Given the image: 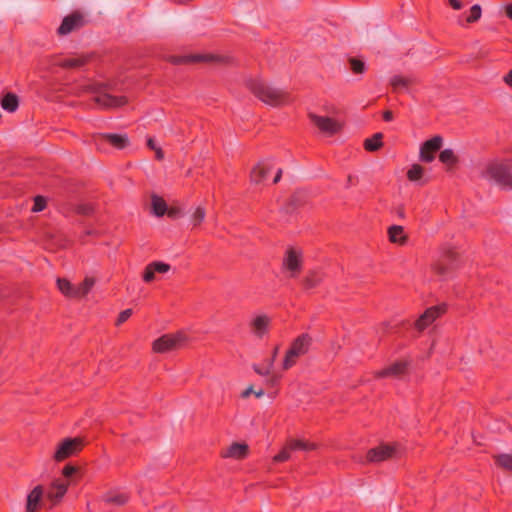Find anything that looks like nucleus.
Masks as SVG:
<instances>
[{"label":"nucleus","mask_w":512,"mask_h":512,"mask_svg":"<svg viewBox=\"0 0 512 512\" xmlns=\"http://www.w3.org/2000/svg\"><path fill=\"white\" fill-rule=\"evenodd\" d=\"M154 151H155V157L157 160H162L164 158V153L160 147H158Z\"/></svg>","instance_id":"53"},{"label":"nucleus","mask_w":512,"mask_h":512,"mask_svg":"<svg viewBox=\"0 0 512 512\" xmlns=\"http://www.w3.org/2000/svg\"><path fill=\"white\" fill-rule=\"evenodd\" d=\"M278 381H279V377H277L275 375L272 376V378L270 379V382H271L272 385L278 383Z\"/></svg>","instance_id":"56"},{"label":"nucleus","mask_w":512,"mask_h":512,"mask_svg":"<svg viewBox=\"0 0 512 512\" xmlns=\"http://www.w3.org/2000/svg\"><path fill=\"white\" fill-rule=\"evenodd\" d=\"M46 204H47V202H46L45 197L38 195L34 198V204L32 207V211L40 212L45 209Z\"/></svg>","instance_id":"42"},{"label":"nucleus","mask_w":512,"mask_h":512,"mask_svg":"<svg viewBox=\"0 0 512 512\" xmlns=\"http://www.w3.org/2000/svg\"><path fill=\"white\" fill-rule=\"evenodd\" d=\"M83 447L84 442L82 438H65L58 444L53 459L57 462L64 461L71 456L77 455Z\"/></svg>","instance_id":"8"},{"label":"nucleus","mask_w":512,"mask_h":512,"mask_svg":"<svg viewBox=\"0 0 512 512\" xmlns=\"http://www.w3.org/2000/svg\"><path fill=\"white\" fill-rule=\"evenodd\" d=\"M91 89L97 93L94 97V101L97 105L105 109L119 108L128 103L126 96H114L107 92H102L100 89L91 87Z\"/></svg>","instance_id":"11"},{"label":"nucleus","mask_w":512,"mask_h":512,"mask_svg":"<svg viewBox=\"0 0 512 512\" xmlns=\"http://www.w3.org/2000/svg\"><path fill=\"white\" fill-rule=\"evenodd\" d=\"M448 3L454 10H460L464 7V0H448Z\"/></svg>","instance_id":"45"},{"label":"nucleus","mask_w":512,"mask_h":512,"mask_svg":"<svg viewBox=\"0 0 512 512\" xmlns=\"http://www.w3.org/2000/svg\"><path fill=\"white\" fill-rule=\"evenodd\" d=\"M168 215H169L170 217H174V216H175V211H174V210H169V211H168Z\"/></svg>","instance_id":"57"},{"label":"nucleus","mask_w":512,"mask_h":512,"mask_svg":"<svg viewBox=\"0 0 512 512\" xmlns=\"http://www.w3.org/2000/svg\"><path fill=\"white\" fill-rule=\"evenodd\" d=\"M324 279V274L319 270H310L303 277L301 284L303 289H314L321 284Z\"/></svg>","instance_id":"22"},{"label":"nucleus","mask_w":512,"mask_h":512,"mask_svg":"<svg viewBox=\"0 0 512 512\" xmlns=\"http://www.w3.org/2000/svg\"><path fill=\"white\" fill-rule=\"evenodd\" d=\"M44 489L41 485H37L27 496L26 511L35 512L41 503Z\"/></svg>","instance_id":"23"},{"label":"nucleus","mask_w":512,"mask_h":512,"mask_svg":"<svg viewBox=\"0 0 512 512\" xmlns=\"http://www.w3.org/2000/svg\"><path fill=\"white\" fill-rule=\"evenodd\" d=\"M57 288L67 298L76 299V285L72 284L66 278H58L56 281Z\"/></svg>","instance_id":"26"},{"label":"nucleus","mask_w":512,"mask_h":512,"mask_svg":"<svg viewBox=\"0 0 512 512\" xmlns=\"http://www.w3.org/2000/svg\"><path fill=\"white\" fill-rule=\"evenodd\" d=\"M171 266L167 263L154 261L149 263L143 272V281L150 283L155 279V273L164 274L170 271Z\"/></svg>","instance_id":"19"},{"label":"nucleus","mask_w":512,"mask_h":512,"mask_svg":"<svg viewBox=\"0 0 512 512\" xmlns=\"http://www.w3.org/2000/svg\"><path fill=\"white\" fill-rule=\"evenodd\" d=\"M394 118L393 112L391 110H386L383 112V120L386 122L392 121Z\"/></svg>","instance_id":"48"},{"label":"nucleus","mask_w":512,"mask_h":512,"mask_svg":"<svg viewBox=\"0 0 512 512\" xmlns=\"http://www.w3.org/2000/svg\"><path fill=\"white\" fill-rule=\"evenodd\" d=\"M19 106V98L16 94L8 92L1 98V107L8 112H15Z\"/></svg>","instance_id":"27"},{"label":"nucleus","mask_w":512,"mask_h":512,"mask_svg":"<svg viewBox=\"0 0 512 512\" xmlns=\"http://www.w3.org/2000/svg\"><path fill=\"white\" fill-rule=\"evenodd\" d=\"M416 84L414 77L395 75L390 79V85L394 92H398L400 89H408L411 85Z\"/></svg>","instance_id":"25"},{"label":"nucleus","mask_w":512,"mask_h":512,"mask_svg":"<svg viewBox=\"0 0 512 512\" xmlns=\"http://www.w3.org/2000/svg\"><path fill=\"white\" fill-rule=\"evenodd\" d=\"M459 266V254L450 246L441 248V255L437 261L432 265V270L435 274L446 277L450 275Z\"/></svg>","instance_id":"4"},{"label":"nucleus","mask_w":512,"mask_h":512,"mask_svg":"<svg viewBox=\"0 0 512 512\" xmlns=\"http://www.w3.org/2000/svg\"><path fill=\"white\" fill-rule=\"evenodd\" d=\"M483 176L494 180L504 189L512 190V166L502 161H492L487 164Z\"/></svg>","instance_id":"3"},{"label":"nucleus","mask_w":512,"mask_h":512,"mask_svg":"<svg viewBox=\"0 0 512 512\" xmlns=\"http://www.w3.org/2000/svg\"><path fill=\"white\" fill-rule=\"evenodd\" d=\"M423 173H424V169L421 165L419 164H413L411 166V168L408 170L407 172V178L410 180V181H418L422 178L423 176Z\"/></svg>","instance_id":"39"},{"label":"nucleus","mask_w":512,"mask_h":512,"mask_svg":"<svg viewBox=\"0 0 512 512\" xmlns=\"http://www.w3.org/2000/svg\"><path fill=\"white\" fill-rule=\"evenodd\" d=\"M288 448L294 451H312L317 449L315 443H311L302 439H288Z\"/></svg>","instance_id":"30"},{"label":"nucleus","mask_w":512,"mask_h":512,"mask_svg":"<svg viewBox=\"0 0 512 512\" xmlns=\"http://www.w3.org/2000/svg\"><path fill=\"white\" fill-rule=\"evenodd\" d=\"M388 237L390 242L401 246L405 245L408 241V236L400 225L390 226L388 228Z\"/></svg>","instance_id":"24"},{"label":"nucleus","mask_w":512,"mask_h":512,"mask_svg":"<svg viewBox=\"0 0 512 512\" xmlns=\"http://www.w3.org/2000/svg\"><path fill=\"white\" fill-rule=\"evenodd\" d=\"M278 351H279V346H276V347L273 349V352H272L271 358L266 360V361H272V367L274 366V362H275L276 357H277V355H278Z\"/></svg>","instance_id":"50"},{"label":"nucleus","mask_w":512,"mask_h":512,"mask_svg":"<svg viewBox=\"0 0 512 512\" xmlns=\"http://www.w3.org/2000/svg\"><path fill=\"white\" fill-rule=\"evenodd\" d=\"M409 366L408 361H397L386 368L375 372L376 378L400 377L404 375Z\"/></svg>","instance_id":"17"},{"label":"nucleus","mask_w":512,"mask_h":512,"mask_svg":"<svg viewBox=\"0 0 512 512\" xmlns=\"http://www.w3.org/2000/svg\"><path fill=\"white\" fill-rule=\"evenodd\" d=\"M168 61L174 65L190 64V63H219L228 64L231 62L229 56L205 53V54H190L184 56H169Z\"/></svg>","instance_id":"6"},{"label":"nucleus","mask_w":512,"mask_h":512,"mask_svg":"<svg viewBox=\"0 0 512 512\" xmlns=\"http://www.w3.org/2000/svg\"><path fill=\"white\" fill-rule=\"evenodd\" d=\"M131 315H132L131 309H126V310L121 311L117 317L115 325L116 326L122 325L124 322H126L131 317Z\"/></svg>","instance_id":"43"},{"label":"nucleus","mask_w":512,"mask_h":512,"mask_svg":"<svg viewBox=\"0 0 512 512\" xmlns=\"http://www.w3.org/2000/svg\"><path fill=\"white\" fill-rule=\"evenodd\" d=\"M78 468L73 466V465H66L63 470H62V475L65 477V478H69L71 477L72 475H74L76 472H77Z\"/></svg>","instance_id":"44"},{"label":"nucleus","mask_w":512,"mask_h":512,"mask_svg":"<svg viewBox=\"0 0 512 512\" xmlns=\"http://www.w3.org/2000/svg\"><path fill=\"white\" fill-rule=\"evenodd\" d=\"M506 85L512 88V69L503 78Z\"/></svg>","instance_id":"47"},{"label":"nucleus","mask_w":512,"mask_h":512,"mask_svg":"<svg viewBox=\"0 0 512 512\" xmlns=\"http://www.w3.org/2000/svg\"><path fill=\"white\" fill-rule=\"evenodd\" d=\"M312 344V337L308 333H302L296 337L289 349L286 351L283 359L282 368L283 370H289L298 361V359L307 354Z\"/></svg>","instance_id":"2"},{"label":"nucleus","mask_w":512,"mask_h":512,"mask_svg":"<svg viewBox=\"0 0 512 512\" xmlns=\"http://www.w3.org/2000/svg\"><path fill=\"white\" fill-rule=\"evenodd\" d=\"M129 500V497L125 493H106L103 496V501L107 504H113L117 506L125 505Z\"/></svg>","instance_id":"31"},{"label":"nucleus","mask_w":512,"mask_h":512,"mask_svg":"<svg viewBox=\"0 0 512 512\" xmlns=\"http://www.w3.org/2000/svg\"><path fill=\"white\" fill-rule=\"evenodd\" d=\"M254 395L257 397V398H260L264 395V390L263 389H260L258 391H254Z\"/></svg>","instance_id":"55"},{"label":"nucleus","mask_w":512,"mask_h":512,"mask_svg":"<svg viewBox=\"0 0 512 512\" xmlns=\"http://www.w3.org/2000/svg\"><path fill=\"white\" fill-rule=\"evenodd\" d=\"M95 142L97 144L101 142H107L117 149H123L128 146L129 139L125 134L107 133L97 135L95 137Z\"/></svg>","instance_id":"18"},{"label":"nucleus","mask_w":512,"mask_h":512,"mask_svg":"<svg viewBox=\"0 0 512 512\" xmlns=\"http://www.w3.org/2000/svg\"><path fill=\"white\" fill-rule=\"evenodd\" d=\"M95 282V278L87 276L80 284L76 285V299H81L87 296L94 287Z\"/></svg>","instance_id":"29"},{"label":"nucleus","mask_w":512,"mask_h":512,"mask_svg":"<svg viewBox=\"0 0 512 512\" xmlns=\"http://www.w3.org/2000/svg\"><path fill=\"white\" fill-rule=\"evenodd\" d=\"M496 465L502 469L512 471V455L511 454H499L494 457Z\"/></svg>","instance_id":"36"},{"label":"nucleus","mask_w":512,"mask_h":512,"mask_svg":"<svg viewBox=\"0 0 512 512\" xmlns=\"http://www.w3.org/2000/svg\"><path fill=\"white\" fill-rule=\"evenodd\" d=\"M443 144V138L439 135L425 141L420 147V159L423 162L430 163L435 159V154L440 150Z\"/></svg>","instance_id":"13"},{"label":"nucleus","mask_w":512,"mask_h":512,"mask_svg":"<svg viewBox=\"0 0 512 512\" xmlns=\"http://www.w3.org/2000/svg\"><path fill=\"white\" fill-rule=\"evenodd\" d=\"M447 311L446 304H440L427 308L422 315L414 322L415 329L421 333L429 327L436 319L445 314Z\"/></svg>","instance_id":"9"},{"label":"nucleus","mask_w":512,"mask_h":512,"mask_svg":"<svg viewBox=\"0 0 512 512\" xmlns=\"http://www.w3.org/2000/svg\"><path fill=\"white\" fill-rule=\"evenodd\" d=\"M383 134L378 132L375 133L371 138H367L364 141V148L366 151L374 152L379 150L383 146Z\"/></svg>","instance_id":"32"},{"label":"nucleus","mask_w":512,"mask_h":512,"mask_svg":"<svg viewBox=\"0 0 512 512\" xmlns=\"http://www.w3.org/2000/svg\"><path fill=\"white\" fill-rule=\"evenodd\" d=\"M292 452H294V450L288 448L287 440L282 450L273 457V461L276 463L285 462L290 459Z\"/></svg>","instance_id":"40"},{"label":"nucleus","mask_w":512,"mask_h":512,"mask_svg":"<svg viewBox=\"0 0 512 512\" xmlns=\"http://www.w3.org/2000/svg\"><path fill=\"white\" fill-rule=\"evenodd\" d=\"M147 146H148V148H149V149H151V150H155V149H157V148H158V147L156 146V144H155L154 139H153V138H151V137L147 139Z\"/></svg>","instance_id":"52"},{"label":"nucleus","mask_w":512,"mask_h":512,"mask_svg":"<svg viewBox=\"0 0 512 512\" xmlns=\"http://www.w3.org/2000/svg\"><path fill=\"white\" fill-rule=\"evenodd\" d=\"M505 13H506V16H507L510 20H512V3L507 4V5L505 6Z\"/></svg>","instance_id":"51"},{"label":"nucleus","mask_w":512,"mask_h":512,"mask_svg":"<svg viewBox=\"0 0 512 512\" xmlns=\"http://www.w3.org/2000/svg\"><path fill=\"white\" fill-rule=\"evenodd\" d=\"M186 342L187 336L181 331L164 334L153 341L152 351L159 354L172 352L184 347Z\"/></svg>","instance_id":"5"},{"label":"nucleus","mask_w":512,"mask_h":512,"mask_svg":"<svg viewBox=\"0 0 512 512\" xmlns=\"http://www.w3.org/2000/svg\"><path fill=\"white\" fill-rule=\"evenodd\" d=\"M303 269V256L300 250L288 248L282 260V270L288 274L289 278H296Z\"/></svg>","instance_id":"7"},{"label":"nucleus","mask_w":512,"mask_h":512,"mask_svg":"<svg viewBox=\"0 0 512 512\" xmlns=\"http://www.w3.org/2000/svg\"><path fill=\"white\" fill-rule=\"evenodd\" d=\"M249 452V447L244 443H232L227 449L221 452L223 458L244 459Z\"/></svg>","instance_id":"20"},{"label":"nucleus","mask_w":512,"mask_h":512,"mask_svg":"<svg viewBox=\"0 0 512 512\" xmlns=\"http://www.w3.org/2000/svg\"><path fill=\"white\" fill-rule=\"evenodd\" d=\"M282 176V169H279L274 177L273 183L276 184L280 181Z\"/></svg>","instance_id":"54"},{"label":"nucleus","mask_w":512,"mask_h":512,"mask_svg":"<svg viewBox=\"0 0 512 512\" xmlns=\"http://www.w3.org/2000/svg\"><path fill=\"white\" fill-rule=\"evenodd\" d=\"M272 166L265 162L261 161L254 166L250 173V180L254 184H261L267 178L268 174L271 171Z\"/></svg>","instance_id":"21"},{"label":"nucleus","mask_w":512,"mask_h":512,"mask_svg":"<svg viewBox=\"0 0 512 512\" xmlns=\"http://www.w3.org/2000/svg\"><path fill=\"white\" fill-rule=\"evenodd\" d=\"M350 69L354 74H363L366 71V64L363 60L350 57L349 60Z\"/></svg>","instance_id":"37"},{"label":"nucleus","mask_w":512,"mask_h":512,"mask_svg":"<svg viewBox=\"0 0 512 512\" xmlns=\"http://www.w3.org/2000/svg\"><path fill=\"white\" fill-rule=\"evenodd\" d=\"M251 394H254L253 386H249L248 388H246L242 392L241 397L242 398H248Z\"/></svg>","instance_id":"49"},{"label":"nucleus","mask_w":512,"mask_h":512,"mask_svg":"<svg viewBox=\"0 0 512 512\" xmlns=\"http://www.w3.org/2000/svg\"><path fill=\"white\" fill-rule=\"evenodd\" d=\"M85 25L83 15L79 11H74L71 14L64 17L61 25L57 29L59 36H65L69 33L82 28Z\"/></svg>","instance_id":"12"},{"label":"nucleus","mask_w":512,"mask_h":512,"mask_svg":"<svg viewBox=\"0 0 512 512\" xmlns=\"http://www.w3.org/2000/svg\"><path fill=\"white\" fill-rule=\"evenodd\" d=\"M206 216V211L204 207H197L193 214L191 215V222L194 228L199 227L204 221Z\"/></svg>","instance_id":"38"},{"label":"nucleus","mask_w":512,"mask_h":512,"mask_svg":"<svg viewBox=\"0 0 512 512\" xmlns=\"http://www.w3.org/2000/svg\"><path fill=\"white\" fill-rule=\"evenodd\" d=\"M69 487V481L65 479H56L49 486L46 496L47 499L52 503V506L60 502L63 496L66 494Z\"/></svg>","instance_id":"16"},{"label":"nucleus","mask_w":512,"mask_h":512,"mask_svg":"<svg viewBox=\"0 0 512 512\" xmlns=\"http://www.w3.org/2000/svg\"><path fill=\"white\" fill-rule=\"evenodd\" d=\"M395 453L396 447L394 445L382 444L370 449L366 458L368 462L377 463L394 457Z\"/></svg>","instance_id":"15"},{"label":"nucleus","mask_w":512,"mask_h":512,"mask_svg":"<svg viewBox=\"0 0 512 512\" xmlns=\"http://www.w3.org/2000/svg\"><path fill=\"white\" fill-rule=\"evenodd\" d=\"M93 211V208L90 205H81L78 208V212L84 215H89Z\"/></svg>","instance_id":"46"},{"label":"nucleus","mask_w":512,"mask_h":512,"mask_svg":"<svg viewBox=\"0 0 512 512\" xmlns=\"http://www.w3.org/2000/svg\"><path fill=\"white\" fill-rule=\"evenodd\" d=\"M272 319L267 314H259L251 319L249 328L251 333L261 339L269 333Z\"/></svg>","instance_id":"14"},{"label":"nucleus","mask_w":512,"mask_h":512,"mask_svg":"<svg viewBox=\"0 0 512 512\" xmlns=\"http://www.w3.org/2000/svg\"><path fill=\"white\" fill-rule=\"evenodd\" d=\"M482 15V8L479 4L473 5L466 18H463V16H460L458 18V24L461 26H464L465 24H471L477 22Z\"/></svg>","instance_id":"28"},{"label":"nucleus","mask_w":512,"mask_h":512,"mask_svg":"<svg viewBox=\"0 0 512 512\" xmlns=\"http://www.w3.org/2000/svg\"><path fill=\"white\" fill-rule=\"evenodd\" d=\"M89 58L86 56L83 57H74L67 58L59 61L57 64L62 68H78L85 65L88 62Z\"/></svg>","instance_id":"33"},{"label":"nucleus","mask_w":512,"mask_h":512,"mask_svg":"<svg viewBox=\"0 0 512 512\" xmlns=\"http://www.w3.org/2000/svg\"><path fill=\"white\" fill-rule=\"evenodd\" d=\"M253 370L261 376H268L272 371V361H265V365L260 367L259 365H253Z\"/></svg>","instance_id":"41"},{"label":"nucleus","mask_w":512,"mask_h":512,"mask_svg":"<svg viewBox=\"0 0 512 512\" xmlns=\"http://www.w3.org/2000/svg\"><path fill=\"white\" fill-rule=\"evenodd\" d=\"M311 122L324 134L332 136L342 129V123L327 116H319L313 113L309 114Z\"/></svg>","instance_id":"10"},{"label":"nucleus","mask_w":512,"mask_h":512,"mask_svg":"<svg viewBox=\"0 0 512 512\" xmlns=\"http://www.w3.org/2000/svg\"><path fill=\"white\" fill-rule=\"evenodd\" d=\"M151 201H152V210L156 216L161 217L167 212V204L162 197L153 195L151 198Z\"/></svg>","instance_id":"34"},{"label":"nucleus","mask_w":512,"mask_h":512,"mask_svg":"<svg viewBox=\"0 0 512 512\" xmlns=\"http://www.w3.org/2000/svg\"><path fill=\"white\" fill-rule=\"evenodd\" d=\"M245 86L258 100L272 107L285 106L293 100L288 91L277 88L260 78L246 80Z\"/></svg>","instance_id":"1"},{"label":"nucleus","mask_w":512,"mask_h":512,"mask_svg":"<svg viewBox=\"0 0 512 512\" xmlns=\"http://www.w3.org/2000/svg\"><path fill=\"white\" fill-rule=\"evenodd\" d=\"M439 160L445 165L454 166L458 162V158L452 149H444L439 154Z\"/></svg>","instance_id":"35"}]
</instances>
